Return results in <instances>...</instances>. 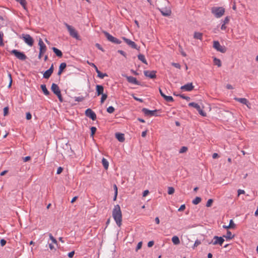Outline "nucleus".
Segmentation results:
<instances>
[{
  "label": "nucleus",
  "mask_w": 258,
  "mask_h": 258,
  "mask_svg": "<svg viewBox=\"0 0 258 258\" xmlns=\"http://www.w3.org/2000/svg\"><path fill=\"white\" fill-rule=\"evenodd\" d=\"M112 217L116 224L120 227L122 222V213L120 206L118 205L114 206L112 211Z\"/></svg>",
  "instance_id": "1"
},
{
  "label": "nucleus",
  "mask_w": 258,
  "mask_h": 258,
  "mask_svg": "<svg viewBox=\"0 0 258 258\" xmlns=\"http://www.w3.org/2000/svg\"><path fill=\"white\" fill-rule=\"evenodd\" d=\"M212 13L216 18H219L224 14L225 9L223 7H214L212 9Z\"/></svg>",
  "instance_id": "2"
},
{
  "label": "nucleus",
  "mask_w": 258,
  "mask_h": 258,
  "mask_svg": "<svg viewBox=\"0 0 258 258\" xmlns=\"http://www.w3.org/2000/svg\"><path fill=\"white\" fill-rule=\"evenodd\" d=\"M10 53L21 60H25L27 59V56L24 52H21L17 49H13L11 50Z\"/></svg>",
  "instance_id": "3"
},
{
  "label": "nucleus",
  "mask_w": 258,
  "mask_h": 258,
  "mask_svg": "<svg viewBox=\"0 0 258 258\" xmlns=\"http://www.w3.org/2000/svg\"><path fill=\"white\" fill-rule=\"evenodd\" d=\"M66 27H67L70 35L73 38H76V39H80L79 35L77 31L75 30V29L72 26L69 25L67 23L64 24Z\"/></svg>",
  "instance_id": "4"
},
{
  "label": "nucleus",
  "mask_w": 258,
  "mask_h": 258,
  "mask_svg": "<svg viewBox=\"0 0 258 258\" xmlns=\"http://www.w3.org/2000/svg\"><path fill=\"white\" fill-rule=\"evenodd\" d=\"M24 42L29 46H32L34 43L33 38L29 34H22L21 37Z\"/></svg>",
  "instance_id": "5"
},
{
  "label": "nucleus",
  "mask_w": 258,
  "mask_h": 258,
  "mask_svg": "<svg viewBox=\"0 0 258 258\" xmlns=\"http://www.w3.org/2000/svg\"><path fill=\"white\" fill-rule=\"evenodd\" d=\"M213 47L217 51L222 53H224L226 51V48L225 46L221 45L219 42L218 41H214L213 42Z\"/></svg>",
  "instance_id": "6"
},
{
  "label": "nucleus",
  "mask_w": 258,
  "mask_h": 258,
  "mask_svg": "<svg viewBox=\"0 0 258 258\" xmlns=\"http://www.w3.org/2000/svg\"><path fill=\"white\" fill-rule=\"evenodd\" d=\"M188 105L189 106L193 107L197 109V110L198 111L199 113L203 116H206V113L201 108L200 106L195 102H190L188 104Z\"/></svg>",
  "instance_id": "7"
},
{
  "label": "nucleus",
  "mask_w": 258,
  "mask_h": 258,
  "mask_svg": "<svg viewBox=\"0 0 258 258\" xmlns=\"http://www.w3.org/2000/svg\"><path fill=\"white\" fill-rule=\"evenodd\" d=\"M214 240H215L214 241H212L211 242H210L209 243H212L213 245H216V244H219L220 245H222L223 242L224 241V239L222 237H218L217 236H215L214 237Z\"/></svg>",
  "instance_id": "8"
},
{
  "label": "nucleus",
  "mask_w": 258,
  "mask_h": 258,
  "mask_svg": "<svg viewBox=\"0 0 258 258\" xmlns=\"http://www.w3.org/2000/svg\"><path fill=\"white\" fill-rule=\"evenodd\" d=\"M85 115L87 117L91 118L93 120H95L96 119V115L95 113L90 108L87 109L85 111Z\"/></svg>",
  "instance_id": "9"
},
{
  "label": "nucleus",
  "mask_w": 258,
  "mask_h": 258,
  "mask_svg": "<svg viewBox=\"0 0 258 258\" xmlns=\"http://www.w3.org/2000/svg\"><path fill=\"white\" fill-rule=\"evenodd\" d=\"M142 111L144 113V114L146 115H147V116H157V110H149L147 108H143L142 109Z\"/></svg>",
  "instance_id": "10"
},
{
  "label": "nucleus",
  "mask_w": 258,
  "mask_h": 258,
  "mask_svg": "<svg viewBox=\"0 0 258 258\" xmlns=\"http://www.w3.org/2000/svg\"><path fill=\"white\" fill-rule=\"evenodd\" d=\"M194 88V86L192 83H187L183 86H182L180 89L185 91H191Z\"/></svg>",
  "instance_id": "11"
},
{
  "label": "nucleus",
  "mask_w": 258,
  "mask_h": 258,
  "mask_svg": "<svg viewBox=\"0 0 258 258\" xmlns=\"http://www.w3.org/2000/svg\"><path fill=\"white\" fill-rule=\"evenodd\" d=\"M156 72L155 71H145L144 72L145 76L151 79H154L156 77Z\"/></svg>",
  "instance_id": "12"
},
{
  "label": "nucleus",
  "mask_w": 258,
  "mask_h": 258,
  "mask_svg": "<svg viewBox=\"0 0 258 258\" xmlns=\"http://www.w3.org/2000/svg\"><path fill=\"white\" fill-rule=\"evenodd\" d=\"M122 39L124 41V42L130 47L134 49H138L137 45L133 41L128 39L124 37H122Z\"/></svg>",
  "instance_id": "13"
},
{
  "label": "nucleus",
  "mask_w": 258,
  "mask_h": 258,
  "mask_svg": "<svg viewBox=\"0 0 258 258\" xmlns=\"http://www.w3.org/2000/svg\"><path fill=\"white\" fill-rule=\"evenodd\" d=\"M38 45L39 46V52L45 53L46 51V46L41 38L39 40Z\"/></svg>",
  "instance_id": "14"
},
{
  "label": "nucleus",
  "mask_w": 258,
  "mask_h": 258,
  "mask_svg": "<svg viewBox=\"0 0 258 258\" xmlns=\"http://www.w3.org/2000/svg\"><path fill=\"white\" fill-rule=\"evenodd\" d=\"M160 11L164 16H169L171 14V10L170 8H162Z\"/></svg>",
  "instance_id": "15"
},
{
  "label": "nucleus",
  "mask_w": 258,
  "mask_h": 258,
  "mask_svg": "<svg viewBox=\"0 0 258 258\" xmlns=\"http://www.w3.org/2000/svg\"><path fill=\"white\" fill-rule=\"evenodd\" d=\"M234 99L237 101L246 105L248 108H249L250 103L248 100L245 98H235Z\"/></svg>",
  "instance_id": "16"
},
{
  "label": "nucleus",
  "mask_w": 258,
  "mask_h": 258,
  "mask_svg": "<svg viewBox=\"0 0 258 258\" xmlns=\"http://www.w3.org/2000/svg\"><path fill=\"white\" fill-rule=\"evenodd\" d=\"M126 78L127 81L132 84L135 85H140V82L137 80V79L132 76H126Z\"/></svg>",
  "instance_id": "17"
},
{
  "label": "nucleus",
  "mask_w": 258,
  "mask_h": 258,
  "mask_svg": "<svg viewBox=\"0 0 258 258\" xmlns=\"http://www.w3.org/2000/svg\"><path fill=\"white\" fill-rule=\"evenodd\" d=\"M51 90L55 94V95H57V94H59V93H60V90L58 86L57 85H56V84H54V83H53L51 85Z\"/></svg>",
  "instance_id": "18"
},
{
  "label": "nucleus",
  "mask_w": 258,
  "mask_h": 258,
  "mask_svg": "<svg viewBox=\"0 0 258 258\" xmlns=\"http://www.w3.org/2000/svg\"><path fill=\"white\" fill-rule=\"evenodd\" d=\"M96 93L97 96H99L104 92V88L102 85H97L96 86Z\"/></svg>",
  "instance_id": "19"
},
{
  "label": "nucleus",
  "mask_w": 258,
  "mask_h": 258,
  "mask_svg": "<svg viewBox=\"0 0 258 258\" xmlns=\"http://www.w3.org/2000/svg\"><path fill=\"white\" fill-rule=\"evenodd\" d=\"M116 138L120 142H123L125 140L124 134L121 133H116L115 134Z\"/></svg>",
  "instance_id": "20"
},
{
  "label": "nucleus",
  "mask_w": 258,
  "mask_h": 258,
  "mask_svg": "<svg viewBox=\"0 0 258 258\" xmlns=\"http://www.w3.org/2000/svg\"><path fill=\"white\" fill-rule=\"evenodd\" d=\"M223 227L225 229H234L235 227V224L234 223V222L233 220H230L229 224L228 225H223Z\"/></svg>",
  "instance_id": "21"
},
{
  "label": "nucleus",
  "mask_w": 258,
  "mask_h": 258,
  "mask_svg": "<svg viewBox=\"0 0 258 258\" xmlns=\"http://www.w3.org/2000/svg\"><path fill=\"white\" fill-rule=\"evenodd\" d=\"M103 33L104 34L106 37L107 38L108 40L111 42H113L114 41V38L115 37L110 35L109 33L106 31H104Z\"/></svg>",
  "instance_id": "22"
},
{
  "label": "nucleus",
  "mask_w": 258,
  "mask_h": 258,
  "mask_svg": "<svg viewBox=\"0 0 258 258\" xmlns=\"http://www.w3.org/2000/svg\"><path fill=\"white\" fill-rule=\"evenodd\" d=\"M52 50L57 56L61 57L62 56V53L60 50L55 47H53Z\"/></svg>",
  "instance_id": "23"
},
{
  "label": "nucleus",
  "mask_w": 258,
  "mask_h": 258,
  "mask_svg": "<svg viewBox=\"0 0 258 258\" xmlns=\"http://www.w3.org/2000/svg\"><path fill=\"white\" fill-rule=\"evenodd\" d=\"M172 241L175 245H178L180 243V240L178 236H174L172 238Z\"/></svg>",
  "instance_id": "24"
},
{
  "label": "nucleus",
  "mask_w": 258,
  "mask_h": 258,
  "mask_svg": "<svg viewBox=\"0 0 258 258\" xmlns=\"http://www.w3.org/2000/svg\"><path fill=\"white\" fill-rule=\"evenodd\" d=\"M194 37L195 39H200L201 40H202V38H203V34L200 32H196L194 33Z\"/></svg>",
  "instance_id": "25"
},
{
  "label": "nucleus",
  "mask_w": 258,
  "mask_h": 258,
  "mask_svg": "<svg viewBox=\"0 0 258 258\" xmlns=\"http://www.w3.org/2000/svg\"><path fill=\"white\" fill-rule=\"evenodd\" d=\"M96 73H97V76L100 79H103L105 77H107L108 75L104 73H102L99 70H97Z\"/></svg>",
  "instance_id": "26"
},
{
  "label": "nucleus",
  "mask_w": 258,
  "mask_h": 258,
  "mask_svg": "<svg viewBox=\"0 0 258 258\" xmlns=\"http://www.w3.org/2000/svg\"><path fill=\"white\" fill-rule=\"evenodd\" d=\"M52 74V72H51L50 70H48L46 71L43 74V77L45 79H48Z\"/></svg>",
  "instance_id": "27"
},
{
  "label": "nucleus",
  "mask_w": 258,
  "mask_h": 258,
  "mask_svg": "<svg viewBox=\"0 0 258 258\" xmlns=\"http://www.w3.org/2000/svg\"><path fill=\"white\" fill-rule=\"evenodd\" d=\"M102 163L105 169H107L109 166V163L108 161L104 158L102 160Z\"/></svg>",
  "instance_id": "28"
},
{
  "label": "nucleus",
  "mask_w": 258,
  "mask_h": 258,
  "mask_svg": "<svg viewBox=\"0 0 258 258\" xmlns=\"http://www.w3.org/2000/svg\"><path fill=\"white\" fill-rule=\"evenodd\" d=\"M41 88L43 92V93L45 95H48L49 94V92L48 91V90L46 88L45 85H41Z\"/></svg>",
  "instance_id": "29"
},
{
  "label": "nucleus",
  "mask_w": 258,
  "mask_h": 258,
  "mask_svg": "<svg viewBox=\"0 0 258 258\" xmlns=\"http://www.w3.org/2000/svg\"><path fill=\"white\" fill-rule=\"evenodd\" d=\"M138 57L139 60L142 61L143 63L147 64V60L145 58V56L143 54H140L138 55Z\"/></svg>",
  "instance_id": "30"
},
{
  "label": "nucleus",
  "mask_w": 258,
  "mask_h": 258,
  "mask_svg": "<svg viewBox=\"0 0 258 258\" xmlns=\"http://www.w3.org/2000/svg\"><path fill=\"white\" fill-rule=\"evenodd\" d=\"M17 2L19 3L25 10L27 9L26 1V0H16Z\"/></svg>",
  "instance_id": "31"
},
{
  "label": "nucleus",
  "mask_w": 258,
  "mask_h": 258,
  "mask_svg": "<svg viewBox=\"0 0 258 258\" xmlns=\"http://www.w3.org/2000/svg\"><path fill=\"white\" fill-rule=\"evenodd\" d=\"M213 61L215 65L217 66L218 67H220L221 66V61L219 59L215 57Z\"/></svg>",
  "instance_id": "32"
},
{
  "label": "nucleus",
  "mask_w": 258,
  "mask_h": 258,
  "mask_svg": "<svg viewBox=\"0 0 258 258\" xmlns=\"http://www.w3.org/2000/svg\"><path fill=\"white\" fill-rule=\"evenodd\" d=\"M163 97L164 99L167 102H173V98L172 96H166V95H163Z\"/></svg>",
  "instance_id": "33"
},
{
  "label": "nucleus",
  "mask_w": 258,
  "mask_h": 258,
  "mask_svg": "<svg viewBox=\"0 0 258 258\" xmlns=\"http://www.w3.org/2000/svg\"><path fill=\"white\" fill-rule=\"evenodd\" d=\"M224 237L227 239H231L234 236L232 235V233L230 231H227L226 235H224Z\"/></svg>",
  "instance_id": "34"
},
{
  "label": "nucleus",
  "mask_w": 258,
  "mask_h": 258,
  "mask_svg": "<svg viewBox=\"0 0 258 258\" xmlns=\"http://www.w3.org/2000/svg\"><path fill=\"white\" fill-rule=\"evenodd\" d=\"M49 237L50 239L51 240L52 243L53 244H55L56 245L57 244V241L56 240V239L52 236V234L49 233Z\"/></svg>",
  "instance_id": "35"
},
{
  "label": "nucleus",
  "mask_w": 258,
  "mask_h": 258,
  "mask_svg": "<svg viewBox=\"0 0 258 258\" xmlns=\"http://www.w3.org/2000/svg\"><path fill=\"white\" fill-rule=\"evenodd\" d=\"M201 201V198L200 197H196L193 201L192 204L194 205H197L199 204Z\"/></svg>",
  "instance_id": "36"
},
{
  "label": "nucleus",
  "mask_w": 258,
  "mask_h": 258,
  "mask_svg": "<svg viewBox=\"0 0 258 258\" xmlns=\"http://www.w3.org/2000/svg\"><path fill=\"white\" fill-rule=\"evenodd\" d=\"M102 96L101 98L100 102L101 104H103L104 102V101L107 99V95L106 94H101Z\"/></svg>",
  "instance_id": "37"
},
{
  "label": "nucleus",
  "mask_w": 258,
  "mask_h": 258,
  "mask_svg": "<svg viewBox=\"0 0 258 258\" xmlns=\"http://www.w3.org/2000/svg\"><path fill=\"white\" fill-rule=\"evenodd\" d=\"M3 36H4V34H3V32L0 31V46L4 45Z\"/></svg>",
  "instance_id": "38"
},
{
  "label": "nucleus",
  "mask_w": 258,
  "mask_h": 258,
  "mask_svg": "<svg viewBox=\"0 0 258 258\" xmlns=\"http://www.w3.org/2000/svg\"><path fill=\"white\" fill-rule=\"evenodd\" d=\"M115 109L113 106H109L107 108V111L109 113H112L114 111Z\"/></svg>",
  "instance_id": "39"
},
{
  "label": "nucleus",
  "mask_w": 258,
  "mask_h": 258,
  "mask_svg": "<svg viewBox=\"0 0 258 258\" xmlns=\"http://www.w3.org/2000/svg\"><path fill=\"white\" fill-rule=\"evenodd\" d=\"M66 66H67L66 63L65 62H62V63H60V64L59 67V69L61 70L62 71H63L66 68Z\"/></svg>",
  "instance_id": "40"
},
{
  "label": "nucleus",
  "mask_w": 258,
  "mask_h": 258,
  "mask_svg": "<svg viewBox=\"0 0 258 258\" xmlns=\"http://www.w3.org/2000/svg\"><path fill=\"white\" fill-rule=\"evenodd\" d=\"M174 188L172 187H169L168 188V194L169 195H172L174 192Z\"/></svg>",
  "instance_id": "41"
},
{
  "label": "nucleus",
  "mask_w": 258,
  "mask_h": 258,
  "mask_svg": "<svg viewBox=\"0 0 258 258\" xmlns=\"http://www.w3.org/2000/svg\"><path fill=\"white\" fill-rule=\"evenodd\" d=\"M96 128L94 126H92L91 127V137H93L94 135L95 134L96 131Z\"/></svg>",
  "instance_id": "42"
},
{
  "label": "nucleus",
  "mask_w": 258,
  "mask_h": 258,
  "mask_svg": "<svg viewBox=\"0 0 258 258\" xmlns=\"http://www.w3.org/2000/svg\"><path fill=\"white\" fill-rule=\"evenodd\" d=\"M187 147H182L180 149L179 153H183L186 152L187 151Z\"/></svg>",
  "instance_id": "43"
},
{
  "label": "nucleus",
  "mask_w": 258,
  "mask_h": 258,
  "mask_svg": "<svg viewBox=\"0 0 258 258\" xmlns=\"http://www.w3.org/2000/svg\"><path fill=\"white\" fill-rule=\"evenodd\" d=\"M201 244V242L199 240H196L192 248L194 249L196 247H197L198 245H199Z\"/></svg>",
  "instance_id": "44"
},
{
  "label": "nucleus",
  "mask_w": 258,
  "mask_h": 258,
  "mask_svg": "<svg viewBox=\"0 0 258 258\" xmlns=\"http://www.w3.org/2000/svg\"><path fill=\"white\" fill-rule=\"evenodd\" d=\"M87 62L89 65L92 66V67H93L95 69L96 72L97 71V70H98L97 67L94 63L90 62L89 61H87Z\"/></svg>",
  "instance_id": "45"
},
{
  "label": "nucleus",
  "mask_w": 258,
  "mask_h": 258,
  "mask_svg": "<svg viewBox=\"0 0 258 258\" xmlns=\"http://www.w3.org/2000/svg\"><path fill=\"white\" fill-rule=\"evenodd\" d=\"M213 202V201L212 199L208 200V202H207V203L206 204V206L207 207H211L212 206V204Z\"/></svg>",
  "instance_id": "46"
},
{
  "label": "nucleus",
  "mask_w": 258,
  "mask_h": 258,
  "mask_svg": "<svg viewBox=\"0 0 258 258\" xmlns=\"http://www.w3.org/2000/svg\"><path fill=\"white\" fill-rule=\"evenodd\" d=\"M9 112V108L8 107H6L4 109V116H6L8 115Z\"/></svg>",
  "instance_id": "47"
},
{
  "label": "nucleus",
  "mask_w": 258,
  "mask_h": 258,
  "mask_svg": "<svg viewBox=\"0 0 258 258\" xmlns=\"http://www.w3.org/2000/svg\"><path fill=\"white\" fill-rule=\"evenodd\" d=\"M185 209V206L184 204L181 205L178 211L179 212L183 211Z\"/></svg>",
  "instance_id": "48"
},
{
  "label": "nucleus",
  "mask_w": 258,
  "mask_h": 258,
  "mask_svg": "<svg viewBox=\"0 0 258 258\" xmlns=\"http://www.w3.org/2000/svg\"><path fill=\"white\" fill-rule=\"evenodd\" d=\"M229 21H230V18H229V17H226L225 18L224 20L223 21V23H224V24H228V23H229Z\"/></svg>",
  "instance_id": "49"
},
{
  "label": "nucleus",
  "mask_w": 258,
  "mask_h": 258,
  "mask_svg": "<svg viewBox=\"0 0 258 258\" xmlns=\"http://www.w3.org/2000/svg\"><path fill=\"white\" fill-rule=\"evenodd\" d=\"M26 117L27 120H30L32 118L31 114L30 112L26 113Z\"/></svg>",
  "instance_id": "50"
},
{
  "label": "nucleus",
  "mask_w": 258,
  "mask_h": 258,
  "mask_svg": "<svg viewBox=\"0 0 258 258\" xmlns=\"http://www.w3.org/2000/svg\"><path fill=\"white\" fill-rule=\"evenodd\" d=\"M142 242H140L138 243L137 248H136V251H138L139 249H140L142 247Z\"/></svg>",
  "instance_id": "51"
},
{
  "label": "nucleus",
  "mask_w": 258,
  "mask_h": 258,
  "mask_svg": "<svg viewBox=\"0 0 258 258\" xmlns=\"http://www.w3.org/2000/svg\"><path fill=\"white\" fill-rule=\"evenodd\" d=\"M237 192H238V196H239L241 194H245V191L244 190H242V189H238Z\"/></svg>",
  "instance_id": "52"
},
{
  "label": "nucleus",
  "mask_w": 258,
  "mask_h": 258,
  "mask_svg": "<svg viewBox=\"0 0 258 258\" xmlns=\"http://www.w3.org/2000/svg\"><path fill=\"white\" fill-rule=\"evenodd\" d=\"M9 77L10 78V83L9 84L8 87L10 88V87H11V86L12 85V76H11V74H9Z\"/></svg>",
  "instance_id": "53"
},
{
  "label": "nucleus",
  "mask_w": 258,
  "mask_h": 258,
  "mask_svg": "<svg viewBox=\"0 0 258 258\" xmlns=\"http://www.w3.org/2000/svg\"><path fill=\"white\" fill-rule=\"evenodd\" d=\"M62 170H63L62 168L61 167H59L57 168L56 173L57 174H60L62 172Z\"/></svg>",
  "instance_id": "54"
},
{
  "label": "nucleus",
  "mask_w": 258,
  "mask_h": 258,
  "mask_svg": "<svg viewBox=\"0 0 258 258\" xmlns=\"http://www.w3.org/2000/svg\"><path fill=\"white\" fill-rule=\"evenodd\" d=\"M1 245L3 246L6 244V241L4 239H2L0 241Z\"/></svg>",
  "instance_id": "55"
},
{
  "label": "nucleus",
  "mask_w": 258,
  "mask_h": 258,
  "mask_svg": "<svg viewBox=\"0 0 258 258\" xmlns=\"http://www.w3.org/2000/svg\"><path fill=\"white\" fill-rule=\"evenodd\" d=\"M31 159V157L30 156H26L23 158V161L26 162L29 161Z\"/></svg>",
  "instance_id": "56"
},
{
  "label": "nucleus",
  "mask_w": 258,
  "mask_h": 258,
  "mask_svg": "<svg viewBox=\"0 0 258 258\" xmlns=\"http://www.w3.org/2000/svg\"><path fill=\"white\" fill-rule=\"evenodd\" d=\"M74 254H75V251H72L68 253V256L70 258H72L73 257Z\"/></svg>",
  "instance_id": "57"
},
{
  "label": "nucleus",
  "mask_w": 258,
  "mask_h": 258,
  "mask_svg": "<svg viewBox=\"0 0 258 258\" xmlns=\"http://www.w3.org/2000/svg\"><path fill=\"white\" fill-rule=\"evenodd\" d=\"M154 244V242L153 241H150L148 243V246L149 247H152Z\"/></svg>",
  "instance_id": "58"
},
{
  "label": "nucleus",
  "mask_w": 258,
  "mask_h": 258,
  "mask_svg": "<svg viewBox=\"0 0 258 258\" xmlns=\"http://www.w3.org/2000/svg\"><path fill=\"white\" fill-rule=\"evenodd\" d=\"M149 193V191L148 190H145V191H144V192L143 193V196L144 197H145L148 195Z\"/></svg>",
  "instance_id": "59"
},
{
  "label": "nucleus",
  "mask_w": 258,
  "mask_h": 258,
  "mask_svg": "<svg viewBox=\"0 0 258 258\" xmlns=\"http://www.w3.org/2000/svg\"><path fill=\"white\" fill-rule=\"evenodd\" d=\"M95 46H96V47L97 48H98L99 49H100V50H102V51H104V50L103 49L102 47L101 46V45H100L99 44H98V43H96V44H95Z\"/></svg>",
  "instance_id": "60"
},
{
  "label": "nucleus",
  "mask_w": 258,
  "mask_h": 258,
  "mask_svg": "<svg viewBox=\"0 0 258 258\" xmlns=\"http://www.w3.org/2000/svg\"><path fill=\"white\" fill-rule=\"evenodd\" d=\"M113 43L115 44H120L121 43V41L119 39L115 37L114 41H113Z\"/></svg>",
  "instance_id": "61"
},
{
  "label": "nucleus",
  "mask_w": 258,
  "mask_h": 258,
  "mask_svg": "<svg viewBox=\"0 0 258 258\" xmlns=\"http://www.w3.org/2000/svg\"><path fill=\"white\" fill-rule=\"evenodd\" d=\"M172 66H173L174 67H175L176 68H178V69L180 68V64L177 63H172Z\"/></svg>",
  "instance_id": "62"
},
{
  "label": "nucleus",
  "mask_w": 258,
  "mask_h": 258,
  "mask_svg": "<svg viewBox=\"0 0 258 258\" xmlns=\"http://www.w3.org/2000/svg\"><path fill=\"white\" fill-rule=\"evenodd\" d=\"M118 52L120 54L124 56H126L125 53L123 51H122L121 50H118Z\"/></svg>",
  "instance_id": "63"
},
{
  "label": "nucleus",
  "mask_w": 258,
  "mask_h": 258,
  "mask_svg": "<svg viewBox=\"0 0 258 258\" xmlns=\"http://www.w3.org/2000/svg\"><path fill=\"white\" fill-rule=\"evenodd\" d=\"M56 95L58 97V99H59V100L60 102H62V97H61V93H59V94H57V95Z\"/></svg>",
  "instance_id": "64"
}]
</instances>
